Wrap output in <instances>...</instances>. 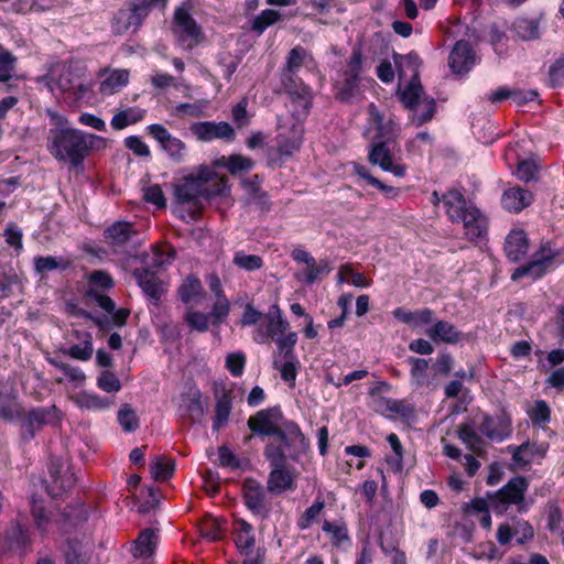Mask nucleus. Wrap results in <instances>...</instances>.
<instances>
[{"instance_id":"obj_1","label":"nucleus","mask_w":564,"mask_h":564,"mask_svg":"<svg viewBox=\"0 0 564 564\" xmlns=\"http://www.w3.org/2000/svg\"><path fill=\"white\" fill-rule=\"evenodd\" d=\"M253 435L271 441L263 448V456L270 465L267 490L272 495L293 491L297 473L288 462H299L310 449V440L300 425L284 417L280 406L258 411L248 419Z\"/></svg>"},{"instance_id":"obj_2","label":"nucleus","mask_w":564,"mask_h":564,"mask_svg":"<svg viewBox=\"0 0 564 564\" xmlns=\"http://www.w3.org/2000/svg\"><path fill=\"white\" fill-rule=\"evenodd\" d=\"M226 187L223 178L208 166H200L196 173L185 176L175 185V197L181 205H188L186 210H180L178 217L185 220H197L203 209V202L220 195Z\"/></svg>"},{"instance_id":"obj_3","label":"nucleus","mask_w":564,"mask_h":564,"mask_svg":"<svg viewBox=\"0 0 564 564\" xmlns=\"http://www.w3.org/2000/svg\"><path fill=\"white\" fill-rule=\"evenodd\" d=\"M105 139L85 131L55 127L47 137L48 152L61 162H68L73 167H82L85 158L95 148L104 145Z\"/></svg>"},{"instance_id":"obj_4","label":"nucleus","mask_w":564,"mask_h":564,"mask_svg":"<svg viewBox=\"0 0 564 564\" xmlns=\"http://www.w3.org/2000/svg\"><path fill=\"white\" fill-rule=\"evenodd\" d=\"M311 57L306 48L301 45L293 47L280 73V80L283 90L288 94L293 104L296 105L295 112L299 117L307 116L312 107L311 88L297 76L300 68Z\"/></svg>"},{"instance_id":"obj_5","label":"nucleus","mask_w":564,"mask_h":564,"mask_svg":"<svg viewBox=\"0 0 564 564\" xmlns=\"http://www.w3.org/2000/svg\"><path fill=\"white\" fill-rule=\"evenodd\" d=\"M397 95L404 108L411 112L409 115L411 124L421 127L434 117L436 102L434 98L424 94L420 76L412 75L403 89L399 87Z\"/></svg>"},{"instance_id":"obj_6","label":"nucleus","mask_w":564,"mask_h":564,"mask_svg":"<svg viewBox=\"0 0 564 564\" xmlns=\"http://www.w3.org/2000/svg\"><path fill=\"white\" fill-rule=\"evenodd\" d=\"M529 481L523 476L512 477L503 487L495 494H487L490 500L491 510L501 516L508 511L509 506L516 505L519 512H525L528 505L525 502V492Z\"/></svg>"},{"instance_id":"obj_7","label":"nucleus","mask_w":564,"mask_h":564,"mask_svg":"<svg viewBox=\"0 0 564 564\" xmlns=\"http://www.w3.org/2000/svg\"><path fill=\"white\" fill-rule=\"evenodd\" d=\"M61 419L62 413L55 405L32 409L22 419V436L24 440H31L37 431L47 425H56Z\"/></svg>"},{"instance_id":"obj_8","label":"nucleus","mask_w":564,"mask_h":564,"mask_svg":"<svg viewBox=\"0 0 564 564\" xmlns=\"http://www.w3.org/2000/svg\"><path fill=\"white\" fill-rule=\"evenodd\" d=\"M267 487L253 478H246L242 484V497L246 507L261 519H268L272 507L267 495Z\"/></svg>"},{"instance_id":"obj_9","label":"nucleus","mask_w":564,"mask_h":564,"mask_svg":"<svg viewBox=\"0 0 564 564\" xmlns=\"http://www.w3.org/2000/svg\"><path fill=\"white\" fill-rule=\"evenodd\" d=\"M174 33L180 44L186 50L193 48L203 39L200 28L183 7L174 12Z\"/></svg>"},{"instance_id":"obj_10","label":"nucleus","mask_w":564,"mask_h":564,"mask_svg":"<svg viewBox=\"0 0 564 564\" xmlns=\"http://www.w3.org/2000/svg\"><path fill=\"white\" fill-rule=\"evenodd\" d=\"M395 144L386 140H372L368 160L372 165H379L384 172H390L397 177L405 175V165L395 163L392 156V149Z\"/></svg>"},{"instance_id":"obj_11","label":"nucleus","mask_w":564,"mask_h":564,"mask_svg":"<svg viewBox=\"0 0 564 564\" xmlns=\"http://www.w3.org/2000/svg\"><path fill=\"white\" fill-rule=\"evenodd\" d=\"M147 131L174 162L180 163L184 160L185 143L172 135L165 127L160 123H152L147 127Z\"/></svg>"},{"instance_id":"obj_12","label":"nucleus","mask_w":564,"mask_h":564,"mask_svg":"<svg viewBox=\"0 0 564 564\" xmlns=\"http://www.w3.org/2000/svg\"><path fill=\"white\" fill-rule=\"evenodd\" d=\"M104 237L105 241L115 252H124L127 247L137 237V230L133 224L119 220L105 229Z\"/></svg>"},{"instance_id":"obj_13","label":"nucleus","mask_w":564,"mask_h":564,"mask_svg":"<svg viewBox=\"0 0 564 564\" xmlns=\"http://www.w3.org/2000/svg\"><path fill=\"white\" fill-rule=\"evenodd\" d=\"M555 256L556 253L551 249L543 247L539 252L534 254V259L532 261L517 268L513 271L511 279L513 281H517L523 276H530L533 280L540 279L546 273Z\"/></svg>"},{"instance_id":"obj_14","label":"nucleus","mask_w":564,"mask_h":564,"mask_svg":"<svg viewBox=\"0 0 564 564\" xmlns=\"http://www.w3.org/2000/svg\"><path fill=\"white\" fill-rule=\"evenodd\" d=\"M189 130L199 141L203 142H209L215 139H224L230 141L235 137L232 127L225 121L195 122L191 124Z\"/></svg>"},{"instance_id":"obj_15","label":"nucleus","mask_w":564,"mask_h":564,"mask_svg":"<svg viewBox=\"0 0 564 564\" xmlns=\"http://www.w3.org/2000/svg\"><path fill=\"white\" fill-rule=\"evenodd\" d=\"M48 471L51 481L46 485V490L51 497L59 498L74 487L75 475L69 469L62 470L58 459L51 462Z\"/></svg>"},{"instance_id":"obj_16","label":"nucleus","mask_w":564,"mask_h":564,"mask_svg":"<svg viewBox=\"0 0 564 564\" xmlns=\"http://www.w3.org/2000/svg\"><path fill=\"white\" fill-rule=\"evenodd\" d=\"M476 64V56L468 41L460 40L454 45L449 56L448 65L455 74H466Z\"/></svg>"},{"instance_id":"obj_17","label":"nucleus","mask_w":564,"mask_h":564,"mask_svg":"<svg viewBox=\"0 0 564 564\" xmlns=\"http://www.w3.org/2000/svg\"><path fill=\"white\" fill-rule=\"evenodd\" d=\"M138 285L143 293L155 302L160 301L163 293L162 281L158 276L156 271L149 267L142 265L132 272Z\"/></svg>"},{"instance_id":"obj_18","label":"nucleus","mask_w":564,"mask_h":564,"mask_svg":"<svg viewBox=\"0 0 564 564\" xmlns=\"http://www.w3.org/2000/svg\"><path fill=\"white\" fill-rule=\"evenodd\" d=\"M87 296L105 312L111 314L110 318L113 326L122 327L126 325L130 316V310L123 307L116 310V303L108 295H105L94 288L87 291Z\"/></svg>"},{"instance_id":"obj_19","label":"nucleus","mask_w":564,"mask_h":564,"mask_svg":"<svg viewBox=\"0 0 564 564\" xmlns=\"http://www.w3.org/2000/svg\"><path fill=\"white\" fill-rule=\"evenodd\" d=\"M303 141V126L294 123L289 133H280L276 138V149L280 159H286L297 152Z\"/></svg>"},{"instance_id":"obj_20","label":"nucleus","mask_w":564,"mask_h":564,"mask_svg":"<svg viewBox=\"0 0 564 564\" xmlns=\"http://www.w3.org/2000/svg\"><path fill=\"white\" fill-rule=\"evenodd\" d=\"M529 250V240L522 229H513L506 237L505 253L509 261L518 262L525 257Z\"/></svg>"},{"instance_id":"obj_21","label":"nucleus","mask_w":564,"mask_h":564,"mask_svg":"<svg viewBox=\"0 0 564 564\" xmlns=\"http://www.w3.org/2000/svg\"><path fill=\"white\" fill-rule=\"evenodd\" d=\"M369 113L372 122L376 124L377 133L373 137V140H386L389 143H397V139L400 133V128L395 123L394 120L389 119L387 121L383 120L382 115L379 112L377 107L371 104L369 106Z\"/></svg>"},{"instance_id":"obj_22","label":"nucleus","mask_w":564,"mask_h":564,"mask_svg":"<svg viewBox=\"0 0 564 564\" xmlns=\"http://www.w3.org/2000/svg\"><path fill=\"white\" fill-rule=\"evenodd\" d=\"M425 334L435 343L442 341L456 345L464 339V334L456 326L447 321H437Z\"/></svg>"},{"instance_id":"obj_23","label":"nucleus","mask_w":564,"mask_h":564,"mask_svg":"<svg viewBox=\"0 0 564 564\" xmlns=\"http://www.w3.org/2000/svg\"><path fill=\"white\" fill-rule=\"evenodd\" d=\"M176 257L175 249L170 245L156 246L150 253L141 254L140 259L144 267L158 270L171 264Z\"/></svg>"},{"instance_id":"obj_24","label":"nucleus","mask_w":564,"mask_h":564,"mask_svg":"<svg viewBox=\"0 0 564 564\" xmlns=\"http://www.w3.org/2000/svg\"><path fill=\"white\" fill-rule=\"evenodd\" d=\"M31 545L30 536L20 522L12 524L2 541V552L10 551L17 554H23Z\"/></svg>"},{"instance_id":"obj_25","label":"nucleus","mask_w":564,"mask_h":564,"mask_svg":"<svg viewBox=\"0 0 564 564\" xmlns=\"http://www.w3.org/2000/svg\"><path fill=\"white\" fill-rule=\"evenodd\" d=\"M460 223H463L465 235L469 240L474 241L486 237L488 223L486 217L476 207L468 210L467 215L460 219Z\"/></svg>"},{"instance_id":"obj_26","label":"nucleus","mask_w":564,"mask_h":564,"mask_svg":"<svg viewBox=\"0 0 564 564\" xmlns=\"http://www.w3.org/2000/svg\"><path fill=\"white\" fill-rule=\"evenodd\" d=\"M533 202L531 192L521 187H511L503 192L501 204L505 209L511 213H519Z\"/></svg>"},{"instance_id":"obj_27","label":"nucleus","mask_w":564,"mask_h":564,"mask_svg":"<svg viewBox=\"0 0 564 564\" xmlns=\"http://www.w3.org/2000/svg\"><path fill=\"white\" fill-rule=\"evenodd\" d=\"M443 203L446 207V214L453 223H460V219L467 215V212L474 208L473 206H467L464 195L456 189L445 193L443 195Z\"/></svg>"},{"instance_id":"obj_28","label":"nucleus","mask_w":564,"mask_h":564,"mask_svg":"<svg viewBox=\"0 0 564 564\" xmlns=\"http://www.w3.org/2000/svg\"><path fill=\"white\" fill-rule=\"evenodd\" d=\"M159 541L154 529L147 528L140 532L131 549L132 555L140 558H149L153 555Z\"/></svg>"},{"instance_id":"obj_29","label":"nucleus","mask_w":564,"mask_h":564,"mask_svg":"<svg viewBox=\"0 0 564 564\" xmlns=\"http://www.w3.org/2000/svg\"><path fill=\"white\" fill-rule=\"evenodd\" d=\"M235 543L238 550L242 554L250 555L256 544L252 525L243 519H237L235 521Z\"/></svg>"},{"instance_id":"obj_30","label":"nucleus","mask_w":564,"mask_h":564,"mask_svg":"<svg viewBox=\"0 0 564 564\" xmlns=\"http://www.w3.org/2000/svg\"><path fill=\"white\" fill-rule=\"evenodd\" d=\"M142 18L139 17L135 9L131 6L127 9H120L112 20V30L116 34H123L131 28L135 31L142 23Z\"/></svg>"},{"instance_id":"obj_31","label":"nucleus","mask_w":564,"mask_h":564,"mask_svg":"<svg viewBox=\"0 0 564 564\" xmlns=\"http://www.w3.org/2000/svg\"><path fill=\"white\" fill-rule=\"evenodd\" d=\"M334 88L336 99L349 104L360 94V80L339 74Z\"/></svg>"},{"instance_id":"obj_32","label":"nucleus","mask_w":564,"mask_h":564,"mask_svg":"<svg viewBox=\"0 0 564 564\" xmlns=\"http://www.w3.org/2000/svg\"><path fill=\"white\" fill-rule=\"evenodd\" d=\"M516 35L522 41H534L540 39V19L536 18H518L512 24Z\"/></svg>"},{"instance_id":"obj_33","label":"nucleus","mask_w":564,"mask_h":564,"mask_svg":"<svg viewBox=\"0 0 564 564\" xmlns=\"http://www.w3.org/2000/svg\"><path fill=\"white\" fill-rule=\"evenodd\" d=\"M481 434L490 440L503 441L510 436V424L506 420H500L498 423L488 415L484 416V420L479 426Z\"/></svg>"},{"instance_id":"obj_34","label":"nucleus","mask_w":564,"mask_h":564,"mask_svg":"<svg viewBox=\"0 0 564 564\" xmlns=\"http://www.w3.org/2000/svg\"><path fill=\"white\" fill-rule=\"evenodd\" d=\"M76 404L89 411H102L112 404L109 397H100L94 392L82 391L75 397Z\"/></svg>"},{"instance_id":"obj_35","label":"nucleus","mask_w":564,"mask_h":564,"mask_svg":"<svg viewBox=\"0 0 564 564\" xmlns=\"http://www.w3.org/2000/svg\"><path fill=\"white\" fill-rule=\"evenodd\" d=\"M145 110L139 107H130L117 112L110 124L115 130H122L130 124H134L144 118Z\"/></svg>"},{"instance_id":"obj_36","label":"nucleus","mask_w":564,"mask_h":564,"mask_svg":"<svg viewBox=\"0 0 564 564\" xmlns=\"http://www.w3.org/2000/svg\"><path fill=\"white\" fill-rule=\"evenodd\" d=\"M393 61L400 78L406 75L408 69L412 72V75L420 76L419 67L422 64V59L415 52H410L404 55L394 53Z\"/></svg>"},{"instance_id":"obj_37","label":"nucleus","mask_w":564,"mask_h":564,"mask_svg":"<svg viewBox=\"0 0 564 564\" xmlns=\"http://www.w3.org/2000/svg\"><path fill=\"white\" fill-rule=\"evenodd\" d=\"M129 82V73L126 69L111 72L101 83L99 91L102 95H112L123 88Z\"/></svg>"},{"instance_id":"obj_38","label":"nucleus","mask_w":564,"mask_h":564,"mask_svg":"<svg viewBox=\"0 0 564 564\" xmlns=\"http://www.w3.org/2000/svg\"><path fill=\"white\" fill-rule=\"evenodd\" d=\"M203 291L204 289L200 280L191 275L183 281L177 290V293L183 303L189 304L200 299Z\"/></svg>"},{"instance_id":"obj_39","label":"nucleus","mask_w":564,"mask_h":564,"mask_svg":"<svg viewBox=\"0 0 564 564\" xmlns=\"http://www.w3.org/2000/svg\"><path fill=\"white\" fill-rule=\"evenodd\" d=\"M408 362L411 365V384L416 388L425 386L427 382V360L422 358L409 357Z\"/></svg>"},{"instance_id":"obj_40","label":"nucleus","mask_w":564,"mask_h":564,"mask_svg":"<svg viewBox=\"0 0 564 564\" xmlns=\"http://www.w3.org/2000/svg\"><path fill=\"white\" fill-rule=\"evenodd\" d=\"M377 405L378 410L389 411L402 417H410L413 414V408L402 400L381 397L377 400Z\"/></svg>"},{"instance_id":"obj_41","label":"nucleus","mask_w":564,"mask_h":564,"mask_svg":"<svg viewBox=\"0 0 564 564\" xmlns=\"http://www.w3.org/2000/svg\"><path fill=\"white\" fill-rule=\"evenodd\" d=\"M231 412V400L227 394H223L217 399L215 406V416L213 421V430L219 431L224 427L229 419Z\"/></svg>"},{"instance_id":"obj_42","label":"nucleus","mask_w":564,"mask_h":564,"mask_svg":"<svg viewBox=\"0 0 564 564\" xmlns=\"http://www.w3.org/2000/svg\"><path fill=\"white\" fill-rule=\"evenodd\" d=\"M69 265L68 261L63 258H56L52 256L43 257L39 256L34 258V269L39 274H44L54 270H65Z\"/></svg>"},{"instance_id":"obj_43","label":"nucleus","mask_w":564,"mask_h":564,"mask_svg":"<svg viewBox=\"0 0 564 564\" xmlns=\"http://www.w3.org/2000/svg\"><path fill=\"white\" fill-rule=\"evenodd\" d=\"M362 73L364 58L361 51L360 48H354L351 55L346 61L345 68L339 74L361 82Z\"/></svg>"},{"instance_id":"obj_44","label":"nucleus","mask_w":564,"mask_h":564,"mask_svg":"<svg viewBox=\"0 0 564 564\" xmlns=\"http://www.w3.org/2000/svg\"><path fill=\"white\" fill-rule=\"evenodd\" d=\"M175 470V463L172 459L164 460L156 456L150 465V471L155 480L164 481L170 479Z\"/></svg>"},{"instance_id":"obj_45","label":"nucleus","mask_w":564,"mask_h":564,"mask_svg":"<svg viewBox=\"0 0 564 564\" xmlns=\"http://www.w3.org/2000/svg\"><path fill=\"white\" fill-rule=\"evenodd\" d=\"M281 19L279 11L273 9H265L260 14L253 18L251 22V30L258 34L263 33L269 26L273 25Z\"/></svg>"},{"instance_id":"obj_46","label":"nucleus","mask_w":564,"mask_h":564,"mask_svg":"<svg viewBox=\"0 0 564 564\" xmlns=\"http://www.w3.org/2000/svg\"><path fill=\"white\" fill-rule=\"evenodd\" d=\"M18 58L12 55L9 51L2 48V91L4 90L3 85L12 79H21L24 77L17 67Z\"/></svg>"},{"instance_id":"obj_47","label":"nucleus","mask_w":564,"mask_h":564,"mask_svg":"<svg viewBox=\"0 0 564 564\" xmlns=\"http://www.w3.org/2000/svg\"><path fill=\"white\" fill-rule=\"evenodd\" d=\"M322 530L327 533L334 545H340L345 541H349L348 530L344 522L325 520Z\"/></svg>"},{"instance_id":"obj_48","label":"nucleus","mask_w":564,"mask_h":564,"mask_svg":"<svg viewBox=\"0 0 564 564\" xmlns=\"http://www.w3.org/2000/svg\"><path fill=\"white\" fill-rule=\"evenodd\" d=\"M458 437L467 445V447L474 452L478 451L482 441L480 436L475 432L473 424L464 423L458 426Z\"/></svg>"},{"instance_id":"obj_49","label":"nucleus","mask_w":564,"mask_h":564,"mask_svg":"<svg viewBox=\"0 0 564 564\" xmlns=\"http://www.w3.org/2000/svg\"><path fill=\"white\" fill-rule=\"evenodd\" d=\"M232 262L235 265L246 271H254L263 265L261 257L247 254L243 251H237L234 256Z\"/></svg>"},{"instance_id":"obj_50","label":"nucleus","mask_w":564,"mask_h":564,"mask_svg":"<svg viewBox=\"0 0 564 564\" xmlns=\"http://www.w3.org/2000/svg\"><path fill=\"white\" fill-rule=\"evenodd\" d=\"M118 422L126 432H133L139 429L138 415L129 404H124L119 410Z\"/></svg>"},{"instance_id":"obj_51","label":"nucleus","mask_w":564,"mask_h":564,"mask_svg":"<svg viewBox=\"0 0 564 564\" xmlns=\"http://www.w3.org/2000/svg\"><path fill=\"white\" fill-rule=\"evenodd\" d=\"M535 445H531L529 442L521 444L520 446H509V451L512 455V460L520 466H525L531 463Z\"/></svg>"},{"instance_id":"obj_52","label":"nucleus","mask_w":564,"mask_h":564,"mask_svg":"<svg viewBox=\"0 0 564 564\" xmlns=\"http://www.w3.org/2000/svg\"><path fill=\"white\" fill-rule=\"evenodd\" d=\"M65 564H85L82 543L76 539H68L64 551Z\"/></svg>"},{"instance_id":"obj_53","label":"nucleus","mask_w":564,"mask_h":564,"mask_svg":"<svg viewBox=\"0 0 564 564\" xmlns=\"http://www.w3.org/2000/svg\"><path fill=\"white\" fill-rule=\"evenodd\" d=\"M187 325L197 332L205 333L209 328V315L198 311H187L184 315Z\"/></svg>"},{"instance_id":"obj_54","label":"nucleus","mask_w":564,"mask_h":564,"mask_svg":"<svg viewBox=\"0 0 564 564\" xmlns=\"http://www.w3.org/2000/svg\"><path fill=\"white\" fill-rule=\"evenodd\" d=\"M329 271L330 268L326 260H321V262L317 263L314 259L312 262L306 264V269L302 274L306 284H313L321 274H327Z\"/></svg>"},{"instance_id":"obj_55","label":"nucleus","mask_w":564,"mask_h":564,"mask_svg":"<svg viewBox=\"0 0 564 564\" xmlns=\"http://www.w3.org/2000/svg\"><path fill=\"white\" fill-rule=\"evenodd\" d=\"M254 165V162L247 156L240 154H232L228 158L226 167L231 174H237L240 172H248Z\"/></svg>"},{"instance_id":"obj_56","label":"nucleus","mask_w":564,"mask_h":564,"mask_svg":"<svg viewBox=\"0 0 564 564\" xmlns=\"http://www.w3.org/2000/svg\"><path fill=\"white\" fill-rule=\"evenodd\" d=\"M229 311L230 304L226 296H219V299H216V302L214 303L212 311L208 314L209 317L213 319V325L221 324L228 316Z\"/></svg>"},{"instance_id":"obj_57","label":"nucleus","mask_w":564,"mask_h":564,"mask_svg":"<svg viewBox=\"0 0 564 564\" xmlns=\"http://www.w3.org/2000/svg\"><path fill=\"white\" fill-rule=\"evenodd\" d=\"M207 106L208 101L204 99L197 100L193 104L182 102L175 107V112L178 116L202 117Z\"/></svg>"},{"instance_id":"obj_58","label":"nucleus","mask_w":564,"mask_h":564,"mask_svg":"<svg viewBox=\"0 0 564 564\" xmlns=\"http://www.w3.org/2000/svg\"><path fill=\"white\" fill-rule=\"evenodd\" d=\"M97 386L107 393L118 392L121 389L120 380L113 372L108 370L101 371L97 379Z\"/></svg>"},{"instance_id":"obj_59","label":"nucleus","mask_w":564,"mask_h":564,"mask_svg":"<svg viewBox=\"0 0 564 564\" xmlns=\"http://www.w3.org/2000/svg\"><path fill=\"white\" fill-rule=\"evenodd\" d=\"M534 424L542 425L551 420V411L547 403L543 400L535 402L534 406L528 412Z\"/></svg>"},{"instance_id":"obj_60","label":"nucleus","mask_w":564,"mask_h":564,"mask_svg":"<svg viewBox=\"0 0 564 564\" xmlns=\"http://www.w3.org/2000/svg\"><path fill=\"white\" fill-rule=\"evenodd\" d=\"M297 341V334L291 332L284 336L278 337L275 343L278 344V348L281 354H283L285 359H295L294 346Z\"/></svg>"},{"instance_id":"obj_61","label":"nucleus","mask_w":564,"mask_h":564,"mask_svg":"<svg viewBox=\"0 0 564 564\" xmlns=\"http://www.w3.org/2000/svg\"><path fill=\"white\" fill-rule=\"evenodd\" d=\"M3 236L6 238V242L14 248L15 252L19 254L23 249L22 243V230L13 223L8 224L4 229Z\"/></svg>"},{"instance_id":"obj_62","label":"nucleus","mask_w":564,"mask_h":564,"mask_svg":"<svg viewBox=\"0 0 564 564\" xmlns=\"http://www.w3.org/2000/svg\"><path fill=\"white\" fill-rule=\"evenodd\" d=\"M246 366V355L242 351L228 354L226 357V368L234 377H240Z\"/></svg>"},{"instance_id":"obj_63","label":"nucleus","mask_w":564,"mask_h":564,"mask_svg":"<svg viewBox=\"0 0 564 564\" xmlns=\"http://www.w3.org/2000/svg\"><path fill=\"white\" fill-rule=\"evenodd\" d=\"M511 527L513 530V535L517 538V542L519 544L525 543L528 540H531L534 535L533 528L528 521L514 520Z\"/></svg>"},{"instance_id":"obj_64","label":"nucleus","mask_w":564,"mask_h":564,"mask_svg":"<svg viewBox=\"0 0 564 564\" xmlns=\"http://www.w3.org/2000/svg\"><path fill=\"white\" fill-rule=\"evenodd\" d=\"M550 83L552 87L564 84V55L555 59L549 69Z\"/></svg>"}]
</instances>
